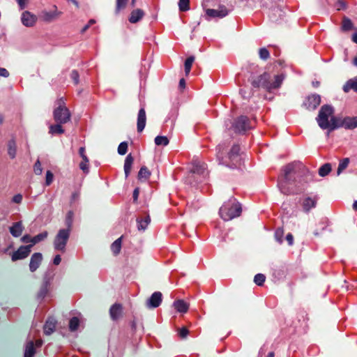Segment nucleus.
I'll return each instance as SVG.
<instances>
[{
    "instance_id": "nucleus-1",
    "label": "nucleus",
    "mask_w": 357,
    "mask_h": 357,
    "mask_svg": "<svg viewBox=\"0 0 357 357\" xmlns=\"http://www.w3.org/2000/svg\"><path fill=\"white\" fill-rule=\"evenodd\" d=\"M339 118L334 116L333 107L326 105L321 107L316 120L321 129H328L331 131L337 129V128H333V126H335V124H337Z\"/></svg>"
},
{
    "instance_id": "nucleus-2",
    "label": "nucleus",
    "mask_w": 357,
    "mask_h": 357,
    "mask_svg": "<svg viewBox=\"0 0 357 357\" xmlns=\"http://www.w3.org/2000/svg\"><path fill=\"white\" fill-rule=\"evenodd\" d=\"M284 76L283 75H276L271 77L269 74L264 73L257 77L252 81V84L255 87H263L266 90L271 91L273 89H278L282 84Z\"/></svg>"
},
{
    "instance_id": "nucleus-3",
    "label": "nucleus",
    "mask_w": 357,
    "mask_h": 357,
    "mask_svg": "<svg viewBox=\"0 0 357 357\" xmlns=\"http://www.w3.org/2000/svg\"><path fill=\"white\" fill-rule=\"evenodd\" d=\"M219 213L225 221H229L240 216L241 213V204L234 197H231L220 207Z\"/></svg>"
},
{
    "instance_id": "nucleus-4",
    "label": "nucleus",
    "mask_w": 357,
    "mask_h": 357,
    "mask_svg": "<svg viewBox=\"0 0 357 357\" xmlns=\"http://www.w3.org/2000/svg\"><path fill=\"white\" fill-rule=\"evenodd\" d=\"M57 107L54 110V119L56 123H66L70 120L71 114L62 99L57 101Z\"/></svg>"
},
{
    "instance_id": "nucleus-5",
    "label": "nucleus",
    "mask_w": 357,
    "mask_h": 357,
    "mask_svg": "<svg viewBox=\"0 0 357 357\" xmlns=\"http://www.w3.org/2000/svg\"><path fill=\"white\" fill-rule=\"evenodd\" d=\"M70 234V229H61L59 230L54 240V248L56 250L65 252Z\"/></svg>"
},
{
    "instance_id": "nucleus-6",
    "label": "nucleus",
    "mask_w": 357,
    "mask_h": 357,
    "mask_svg": "<svg viewBox=\"0 0 357 357\" xmlns=\"http://www.w3.org/2000/svg\"><path fill=\"white\" fill-rule=\"evenodd\" d=\"M240 148L238 146H234L228 155L229 162L227 165L231 168H237L241 167L243 163V158L240 154Z\"/></svg>"
},
{
    "instance_id": "nucleus-7",
    "label": "nucleus",
    "mask_w": 357,
    "mask_h": 357,
    "mask_svg": "<svg viewBox=\"0 0 357 357\" xmlns=\"http://www.w3.org/2000/svg\"><path fill=\"white\" fill-rule=\"evenodd\" d=\"M333 128L343 127L347 130H353L357 128V116H346L338 119L337 124H335Z\"/></svg>"
},
{
    "instance_id": "nucleus-8",
    "label": "nucleus",
    "mask_w": 357,
    "mask_h": 357,
    "mask_svg": "<svg viewBox=\"0 0 357 357\" xmlns=\"http://www.w3.org/2000/svg\"><path fill=\"white\" fill-rule=\"evenodd\" d=\"M230 10L223 5L219 6L217 8H208L206 14L208 18H222L227 16Z\"/></svg>"
},
{
    "instance_id": "nucleus-9",
    "label": "nucleus",
    "mask_w": 357,
    "mask_h": 357,
    "mask_svg": "<svg viewBox=\"0 0 357 357\" xmlns=\"http://www.w3.org/2000/svg\"><path fill=\"white\" fill-rule=\"evenodd\" d=\"M31 245H22L12 254L11 259L13 261L26 258L31 252Z\"/></svg>"
},
{
    "instance_id": "nucleus-10",
    "label": "nucleus",
    "mask_w": 357,
    "mask_h": 357,
    "mask_svg": "<svg viewBox=\"0 0 357 357\" xmlns=\"http://www.w3.org/2000/svg\"><path fill=\"white\" fill-rule=\"evenodd\" d=\"M47 236L48 232L47 231H44L33 238H31L29 235L26 234L21 238V241L25 243H31L29 245H31L32 248L35 244L45 240L47 237Z\"/></svg>"
},
{
    "instance_id": "nucleus-11",
    "label": "nucleus",
    "mask_w": 357,
    "mask_h": 357,
    "mask_svg": "<svg viewBox=\"0 0 357 357\" xmlns=\"http://www.w3.org/2000/svg\"><path fill=\"white\" fill-rule=\"evenodd\" d=\"M162 295L160 291L154 292L150 298L146 301V305L148 308H156L162 303Z\"/></svg>"
},
{
    "instance_id": "nucleus-12",
    "label": "nucleus",
    "mask_w": 357,
    "mask_h": 357,
    "mask_svg": "<svg viewBox=\"0 0 357 357\" xmlns=\"http://www.w3.org/2000/svg\"><path fill=\"white\" fill-rule=\"evenodd\" d=\"M21 21L26 27L33 26L37 22V17L29 11H24L21 16Z\"/></svg>"
},
{
    "instance_id": "nucleus-13",
    "label": "nucleus",
    "mask_w": 357,
    "mask_h": 357,
    "mask_svg": "<svg viewBox=\"0 0 357 357\" xmlns=\"http://www.w3.org/2000/svg\"><path fill=\"white\" fill-rule=\"evenodd\" d=\"M43 258V255L40 252H35L31 255L29 265L31 272H35L39 268Z\"/></svg>"
},
{
    "instance_id": "nucleus-14",
    "label": "nucleus",
    "mask_w": 357,
    "mask_h": 357,
    "mask_svg": "<svg viewBox=\"0 0 357 357\" xmlns=\"http://www.w3.org/2000/svg\"><path fill=\"white\" fill-rule=\"evenodd\" d=\"M317 203V197L316 196L314 197H305L302 200V207L303 210L308 213L312 208H315Z\"/></svg>"
},
{
    "instance_id": "nucleus-15",
    "label": "nucleus",
    "mask_w": 357,
    "mask_h": 357,
    "mask_svg": "<svg viewBox=\"0 0 357 357\" xmlns=\"http://www.w3.org/2000/svg\"><path fill=\"white\" fill-rule=\"evenodd\" d=\"M234 130L236 132H241L245 131L246 130L250 128V126L248 123V119L246 116H241L239 117L234 125L233 126Z\"/></svg>"
},
{
    "instance_id": "nucleus-16",
    "label": "nucleus",
    "mask_w": 357,
    "mask_h": 357,
    "mask_svg": "<svg viewBox=\"0 0 357 357\" xmlns=\"http://www.w3.org/2000/svg\"><path fill=\"white\" fill-rule=\"evenodd\" d=\"M61 13L58 11L56 8L52 11H43L41 14V20L45 22H51L61 15Z\"/></svg>"
},
{
    "instance_id": "nucleus-17",
    "label": "nucleus",
    "mask_w": 357,
    "mask_h": 357,
    "mask_svg": "<svg viewBox=\"0 0 357 357\" xmlns=\"http://www.w3.org/2000/svg\"><path fill=\"white\" fill-rule=\"evenodd\" d=\"M321 103V97L319 95H312L308 97L305 107L308 109H315Z\"/></svg>"
},
{
    "instance_id": "nucleus-18",
    "label": "nucleus",
    "mask_w": 357,
    "mask_h": 357,
    "mask_svg": "<svg viewBox=\"0 0 357 357\" xmlns=\"http://www.w3.org/2000/svg\"><path fill=\"white\" fill-rule=\"evenodd\" d=\"M146 121V112L144 108L139 110L137 116V131L141 132L144 129Z\"/></svg>"
},
{
    "instance_id": "nucleus-19",
    "label": "nucleus",
    "mask_w": 357,
    "mask_h": 357,
    "mask_svg": "<svg viewBox=\"0 0 357 357\" xmlns=\"http://www.w3.org/2000/svg\"><path fill=\"white\" fill-rule=\"evenodd\" d=\"M173 306L175 310L182 314H185L189 309V304L183 300H177L173 303Z\"/></svg>"
},
{
    "instance_id": "nucleus-20",
    "label": "nucleus",
    "mask_w": 357,
    "mask_h": 357,
    "mask_svg": "<svg viewBox=\"0 0 357 357\" xmlns=\"http://www.w3.org/2000/svg\"><path fill=\"white\" fill-rule=\"evenodd\" d=\"M24 230V227L22 222H15L9 229L11 235L13 237H19Z\"/></svg>"
},
{
    "instance_id": "nucleus-21",
    "label": "nucleus",
    "mask_w": 357,
    "mask_h": 357,
    "mask_svg": "<svg viewBox=\"0 0 357 357\" xmlns=\"http://www.w3.org/2000/svg\"><path fill=\"white\" fill-rule=\"evenodd\" d=\"M56 321L54 319H49L44 326V333L46 335L52 334L56 328Z\"/></svg>"
},
{
    "instance_id": "nucleus-22",
    "label": "nucleus",
    "mask_w": 357,
    "mask_h": 357,
    "mask_svg": "<svg viewBox=\"0 0 357 357\" xmlns=\"http://www.w3.org/2000/svg\"><path fill=\"white\" fill-rule=\"evenodd\" d=\"M122 307L119 304L113 305L109 310L110 316L112 319H117L121 314Z\"/></svg>"
},
{
    "instance_id": "nucleus-23",
    "label": "nucleus",
    "mask_w": 357,
    "mask_h": 357,
    "mask_svg": "<svg viewBox=\"0 0 357 357\" xmlns=\"http://www.w3.org/2000/svg\"><path fill=\"white\" fill-rule=\"evenodd\" d=\"M144 13L141 9L134 10L129 17V21L131 23H136L139 22L144 16Z\"/></svg>"
},
{
    "instance_id": "nucleus-24",
    "label": "nucleus",
    "mask_w": 357,
    "mask_h": 357,
    "mask_svg": "<svg viewBox=\"0 0 357 357\" xmlns=\"http://www.w3.org/2000/svg\"><path fill=\"white\" fill-rule=\"evenodd\" d=\"M133 158L131 155V154H128L126 159L124 162V172L126 177L127 178L130 172V170L132 169V163H133Z\"/></svg>"
},
{
    "instance_id": "nucleus-25",
    "label": "nucleus",
    "mask_w": 357,
    "mask_h": 357,
    "mask_svg": "<svg viewBox=\"0 0 357 357\" xmlns=\"http://www.w3.org/2000/svg\"><path fill=\"white\" fill-rule=\"evenodd\" d=\"M206 170V164L202 163L200 162H196L193 165L192 172L197 174H204Z\"/></svg>"
},
{
    "instance_id": "nucleus-26",
    "label": "nucleus",
    "mask_w": 357,
    "mask_h": 357,
    "mask_svg": "<svg viewBox=\"0 0 357 357\" xmlns=\"http://www.w3.org/2000/svg\"><path fill=\"white\" fill-rule=\"evenodd\" d=\"M151 222V218L148 215L144 219H137V229L139 231H144L147 228L148 225H149Z\"/></svg>"
},
{
    "instance_id": "nucleus-27",
    "label": "nucleus",
    "mask_w": 357,
    "mask_h": 357,
    "mask_svg": "<svg viewBox=\"0 0 357 357\" xmlns=\"http://www.w3.org/2000/svg\"><path fill=\"white\" fill-rule=\"evenodd\" d=\"M351 89H353L357 92V78L349 79L343 86V90L344 92H348Z\"/></svg>"
},
{
    "instance_id": "nucleus-28",
    "label": "nucleus",
    "mask_w": 357,
    "mask_h": 357,
    "mask_svg": "<svg viewBox=\"0 0 357 357\" xmlns=\"http://www.w3.org/2000/svg\"><path fill=\"white\" fill-rule=\"evenodd\" d=\"M151 176V172L146 167H142L138 172V179L141 181H145L149 179Z\"/></svg>"
},
{
    "instance_id": "nucleus-29",
    "label": "nucleus",
    "mask_w": 357,
    "mask_h": 357,
    "mask_svg": "<svg viewBox=\"0 0 357 357\" xmlns=\"http://www.w3.org/2000/svg\"><path fill=\"white\" fill-rule=\"evenodd\" d=\"M34 354L35 349L33 347V342L30 341L25 346L24 357H33Z\"/></svg>"
},
{
    "instance_id": "nucleus-30",
    "label": "nucleus",
    "mask_w": 357,
    "mask_h": 357,
    "mask_svg": "<svg viewBox=\"0 0 357 357\" xmlns=\"http://www.w3.org/2000/svg\"><path fill=\"white\" fill-rule=\"evenodd\" d=\"M122 236L117 238L111 245V250L114 255H118L121 249Z\"/></svg>"
},
{
    "instance_id": "nucleus-31",
    "label": "nucleus",
    "mask_w": 357,
    "mask_h": 357,
    "mask_svg": "<svg viewBox=\"0 0 357 357\" xmlns=\"http://www.w3.org/2000/svg\"><path fill=\"white\" fill-rule=\"evenodd\" d=\"M61 124L62 123H57L56 125H51L50 126V133L52 135L63 133L64 130L63 129Z\"/></svg>"
},
{
    "instance_id": "nucleus-32",
    "label": "nucleus",
    "mask_w": 357,
    "mask_h": 357,
    "mask_svg": "<svg viewBox=\"0 0 357 357\" xmlns=\"http://www.w3.org/2000/svg\"><path fill=\"white\" fill-rule=\"evenodd\" d=\"M194 61H195V56H193L188 57L185 60V63H184V68H185V73L186 76H188L189 75Z\"/></svg>"
},
{
    "instance_id": "nucleus-33",
    "label": "nucleus",
    "mask_w": 357,
    "mask_h": 357,
    "mask_svg": "<svg viewBox=\"0 0 357 357\" xmlns=\"http://www.w3.org/2000/svg\"><path fill=\"white\" fill-rule=\"evenodd\" d=\"M157 146H167L169 144V139L166 136H157L154 139Z\"/></svg>"
},
{
    "instance_id": "nucleus-34",
    "label": "nucleus",
    "mask_w": 357,
    "mask_h": 357,
    "mask_svg": "<svg viewBox=\"0 0 357 357\" xmlns=\"http://www.w3.org/2000/svg\"><path fill=\"white\" fill-rule=\"evenodd\" d=\"M8 153L11 158H15L16 155V144L15 142L12 140L8 143Z\"/></svg>"
},
{
    "instance_id": "nucleus-35",
    "label": "nucleus",
    "mask_w": 357,
    "mask_h": 357,
    "mask_svg": "<svg viewBox=\"0 0 357 357\" xmlns=\"http://www.w3.org/2000/svg\"><path fill=\"white\" fill-rule=\"evenodd\" d=\"M297 165L296 162H292L290 164H288L283 168V172L284 174V176L287 178V176L294 170Z\"/></svg>"
},
{
    "instance_id": "nucleus-36",
    "label": "nucleus",
    "mask_w": 357,
    "mask_h": 357,
    "mask_svg": "<svg viewBox=\"0 0 357 357\" xmlns=\"http://www.w3.org/2000/svg\"><path fill=\"white\" fill-rule=\"evenodd\" d=\"M79 325V320L77 317H73L69 321V329L70 331H75Z\"/></svg>"
},
{
    "instance_id": "nucleus-37",
    "label": "nucleus",
    "mask_w": 357,
    "mask_h": 357,
    "mask_svg": "<svg viewBox=\"0 0 357 357\" xmlns=\"http://www.w3.org/2000/svg\"><path fill=\"white\" fill-rule=\"evenodd\" d=\"M331 171V167L330 164H325L321 166L319 169V174L321 176H325L329 174Z\"/></svg>"
},
{
    "instance_id": "nucleus-38",
    "label": "nucleus",
    "mask_w": 357,
    "mask_h": 357,
    "mask_svg": "<svg viewBox=\"0 0 357 357\" xmlns=\"http://www.w3.org/2000/svg\"><path fill=\"white\" fill-rule=\"evenodd\" d=\"M353 28V23L348 17H344L342 29L343 31H349Z\"/></svg>"
},
{
    "instance_id": "nucleus-39",
    "label": "nucleus",
    "mask_w": 357,
    "mask_h": 357,
    "mask_svg": "<svg viewBox=\"0 0 357 357\" xmlns=\"http://www.w3.org/2000/svg\"><path fill=\"white\" fill-rule=\"evenodd\" d=\"M284 233L282 228H278L275 232V238L280 244L283 242Z\"/></svg>"
},
{
    "instance_id": "nucleus-40",
    "label": "nucleus",
    "mask_w": 357,
    "mask_h": 357,
    "mask_svg": "<svg viewBox=\"0 0 357 357\" xmlns=\"http://www.w3.org/2000/svg\"><path fill=\"white\" fill-rule=\"evenodd\" d=\"M190 0H179L178 8L181 11H187L190 9Z\"/></svg>"
},
{
    "instance_id": "nucleus-41",
    "label": "nucleus",
    "mask_w": 357,
    "mask_h": 357,
    "mask_svg": "<svg viewBox=\"0 0 357 357\" xmlns=\"http://www.w3.org/2000/svg\"><path fill=\"white\" fill-rule=\"evenodd\" d=\"M349 162V158H344L340 162L338 168H337V174L338 175L340 174L341 172L347 167Z\"/></svg>"
},
{
    "instance_id": "nucleus-42",
    "label": "nucleus",
    "mask_w": 357,
    "mask_h": 357,
    "mask_svg": "<svg viewBox=\"0 0 357 357\" xmlns=\"http://www.w3.org/2000/svg\"><path fill=\"white\" fill-rule=\"evenodd\" d=\"M266 277L264 274L258 273L254 278V282L259 286H261L265 282Z\"/></svg>"
},
{
    "instance_id": "nucleus-43",
    "label": "nucleus",
    "mask_w": 357,
    "mask_h": 357,
    "mask_svg": "<svg viewBox=\"0 0 357 357\" xmlns=\"http://www.w3.org/2000/svg\"><path fill=\"white\" fill-rule=\"evenodd\" d=\"M128 150V143L126 142H123L120 143L118 146V153L121 155H123L126 153Z\"/></svg>"
},
{
    "instance_id": "nucleus-44",
    "label": "nucleus",
    "mask_w": 357,
    "mask_h": 357,
    "mask_svg": "<svg viewBox=\"0 0 357 357\" xmlns=\"http://www.w3.org/2000/svg\"><path fill=\"white\" fill-rule=\"evenodd\" d=\"M259 57L263 60H266L269 58L270 54L266 47L260 48L259 50Z\"/></svg>"
},
{
    "instance_id": "nucleus-45",
    "label": "nucleus",
    "mask_w": 357,
    "mask_h": 357,
    "mask_svg": "<svg viewBox=\"0 0 357 357\" xmlns=\"http://www.w3.org/2000/svg\"><path fill=\"white\" fill-rule=\"evenodd\" d=\"M128 0H116V11L119 13L124 8L127 4Z\"/></svg>"
},
{
    "instance_id": "nucleus-46",
    "label": "nucleus",
    "mask_w": 357,
    "mask_h": 357,
    "mask_svg": "<svg viewBox=\"0 0 357 357\" xmlns=\"http://www.w3.org/2000/svg\"><path fill=\"white\" fill-rule=\"evenodd\" d=\"M73 213L72 211H69L66 215V225L68 227L66 229H71L72 224H73Z\"/></svg>"
},
{
    "instance_id": "nucleus-47",
    "label": "nucleus",
    "mask_w": 357,
    "mask_h": 357,
    "mask_svg": "<svg viewBox=\"0 0 357 357\" xmlns=\"http://www.w3.org/2000/svg\"><path fill=\"white\" fill-rule=\"evenodd\" d=\"M33 171L36 175H40L42 174L43 168H42V166H41V164H40V162L39 160H38L36 162L34 167H33Z\"/></svg>"
},
{
    "instance_id": "nucleus-48",
    "label": "nucleus",
    "mask_w": 357,
    "mask_h": 357,
    "mask_svg": "<svg viewBox=\"0 0 357 357\" xmlns=\"http://www.w3.org/2000/svg\"><path fill=\"white\" fill-rule=\"evenodd\" d=\"M45 183L47 185H50L52 181H53V178H54V176H53V174L50 172V171H47L46 172V178H45Z\"/></svg>"
},
{
    "instance_id": "nucleus-49",
    "label": "nucleus",
    "mask_w": 357,
    "mask_h": 357,
    "mask_svg": "<svg viewBox=\"0 0 357 357\" xmlns=\"http://www.w3.org/2000/svg\"><path fill=\"white\" fill-rule=\"evenodd\" d=\"M80 169L85 173L89 172V162H86V160H83L79 164Z\"/></svg>"
},
{
    "instance_id": "nucleus-50",
    "label": "nucleus",
    "mask_w": 357,
    "mask_h": 357,
    "mask_svg": "<svg viewBox=\"0 0 357 357\" xmlns=\"http://www.w3.org/2000/svg\"><path fill=\"white\" fill-rule=\"evenodd\" d=\"M22 201V195L21 194H17L12 198V202L16 204H20Z\"/></svg>"
},
{
    "instance_id": "nucleus-51",
    "label": "nucleus",
    "mask_w": 357,
    "mask_h": 357,
    "mask_svg": "<svg viewBox=\"0 0 357 357\" xmlns=\"http://www.w3.org/2000/svg\"><path fill=\"white\" fill-rule=\"evenodd\" d=\"M79 153L82 158L83 160H86V162H89L87 156L85 155V149L84 147H80L79 149Z\"/></svg>"
},
{
    "instance_id": "nucleus-52",
    "label": "nucleus",
    "mask_w": 357,
    "mask_h": 357,
    "mask_svg": "<svg viewBox=\"0 0 357 357\" xmlns=\"http://www.w3.org/2000/svg\"><path fill=\"white\" fill-rule=\"evenodd\" d=\"M282 13H283V12L280 9H278V8L275 9L273 10V15L271 16V17L273 21L276 22V21H278V20L275 19L274 16L276 15V14H278L280 16H282Z\"/></svg>"
},
{
    "instance_id": "nucleus-53",
    "label": "nucleus",
    "mask_w": 357,
    "mask_h": 357,
    "mask_svg": "<svg viewBox=\"0 0 357 357\" xmlns=\"http://www.w3.org/2000/svg\"><path fill=\"white\" fill-rule=\"evenodd\" d=\"M71 78L74 82L77 84L79 82V74L77 71L74 70L71 73Z\"/></svg>"
},
{
    "instance_id": "nucleus-54",
    "label": "nucleus",
    "mask_w": 357,
    "mask_h": 357,
    "mask_svg": "<svg viewBox=\"0 0 357 357\" xmlns=\"http://www.w3.org/2000/svg\"><path fill=\"white\" fill-rule=\"evenodd\" d=\"M178 333L181 337L185 338L188 334V330L186 328H181Z\"/></svg>"
},
{
    "instance_id": "nucleus-55",
    "label": "nucleus",
    "mask_w": 357,
    "mask_h": 357,
    "mask_svg": "<svg viewBox=\"0 0 357 357\" xmlns=\"http://www.w3.org/2000/svg\"><path fill=\"white\" fill-rule=\"evenodd\" d=\"M20 9H24L26 5H27V2H28V0H16Z\"/></svg>"
},
{
    "instance_id": "nucleus-56",
    "label": "nucleus",
    "mask_w": 357,
    "mask_h": 357,
    "mask_svg": "<svg viewBox=\"0 0 357 357\" xmlns=\"http://www.w3.org/2000/svg\"><path fill=\"white\" fill-rule=\"evenodd\" d=\"M0 76L3 77H8L9 76V73L6 68H0Z\"/></svg>"
},
{
    "instance_id": "nucleus-57",
    "label": "nucleus",
    "mask_w": 357,
    "mask_h": 357,
    "mask_svg": "<svg viewBox=\"0 0 357 357\" xmlns=\"http://www.w3.org/2000/svg\"><path fill=\"white\" fill-rule=\"evenodd\" d=\"M286 239L289 245H292L294 244V237L291 234L289 233L286 236Z\"/></svg>"
},
{
    "instance_id": "nucleus-58",
    "label": "nucleus",
    "mask_w": 357,
    "mask_h": 357,
    "mask_svg": "<svg viewBox=\"0 0 357 357\" xmlns=\"http://www.w3.org/2000/svg\"><path fill=\"white\" fill-rule=\"evenodd\" d=\"M139 194V188H136L133 191L134 202H137V200L138 199Z\"/></svg>"
},
{
    "instance_id": "nucleus-59",
    "label": "nucleus",
    "mask_w": 357,
    "mask_h": 357,
    "mask_svg": "<svg viewBox=\"0 0 357 357\" xmlns=\"http://www.w3.org/2000/svg\"><path fill=\"white\" fill-rule=\"evenodd\" d=\"M61 258L60 255H56L54 258L53 263L54 265H59L61 263Z\"/></svg>"
},
{
    "instance_id": "nucleus-60",
    "label": "nucleus",
    "mask_w": 357,
    "mask_h": 357,
    "mask_svg": "<svg viewBox=\"0 0 357 357\" xmlns=\"http://www.w3.org/2000/svg\"><path fill=\"white\" fill-rule=\"evenodd\" d=\"M179 87H180L181 89H185V79H180V81H179Z\"/></svg>"
},
{
    "instance_id": "nucleus-61",
    "label": "nucleus",
    "mask_w": 357,
    "mask_h": 357,
    "mask_svg": "<svg viewBox=\"0 0 357 357\" xmlns=\"http://www.w3.org/2000/svg\"><path fill=\"white\" fill-rule=\"evenodd\" d=\"M352 40L357 43V32L354 33L352 36Z\"/></svg>"
},
{
    "instance_id": "nucleus-62",
    "label": "nucleus",
    "mask_w": 357,
    "mask_h": 357,
    "mask_svg": "<svg viewBox=\"0 0 357 357\" xmlns=\"http://www.w3.org/2000/svg\"><path fill=\"white\" fill-rule=\"evenodd\" d=\"M279 186H280V188L281 191H282L283 193H285V194H286V193H288V192L285 190V189H284V188L283 184H280V185H279Z\"/></svg>"
},
{
    "instance_id": "nucleus-63",
    "label": "nucleus",
    "mask_w": 357,
    "mask_h": 357,
    "mask_svg": "<svg viewBox=\"0 0 357 357\" xmlns=\"http://www.w3.org/2000/svg\"><path fill=\"white\" fill-rule=\"evenodd\" d=\"M353 208L356 211H357V200L355 201L353 204Z\"/></svg>"
},
{
    "instance_id": "nucleus-64",
    "label": "nucleus",
    "mask_w": 357,
    "mask_h": 357,
    "mask_svg": "<svg viewBox=\"0 0 357 357\" xmlns=\"http://www.w3.org/2000/svg\"><path fill=\"white\" fill-rule=\"evenodd\" d=\"M354 64L357 66V56L354 59Z\"/></svg>"
}]
</instances>
